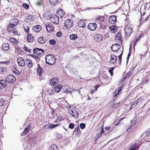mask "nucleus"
I'll use <instances>...</instances> for the list:
<instances>
[{"instance_id": "37998d69", "label": "nucleus", "mask_w": 150, "mask_h": 150, "mask_svg": "<svg viewBox=\"0 0 150 150\" xmlns=\"http://www.w3.org/2000/svg\"><path fill=\"white\" fill-rule=\"evenodd\" d=\"M47 92L49 95H52L53 93V92L52 88H49L47 90Z\"/></svg>"}, {"instance_id": "338daca9", "label": "nucleus", "mask_w": 150, "mask_h": 150, "mask_svg": "<svg viewBox=\"0 0 150 150\" xmlns=\"http://www.w3.org/2000/svg\"><path fill=\"white\" fill-rule=\"evenodd\" d=\"M130 55H131V51H130V50H129V52L127 56H130Z\"/></svg>"}, {"instance_id": "bf43d9fd", "label": "nucleus", "mask_w": 150, "mask_h": 150, "mask_svg": "<svg viewBox=\"0 0 150 150\" xmlns=\"http://www.w3.org/2000/svg\"><path fill=\"white\" fill-rule=\"evenodd\" d=\"M111 128L110 127H105V130L106 131H108Z\"/></svg>"}, {"instance_id": "79ce46f5", "label": "nucleus", "mask_w": 150, "mask_h": 150, "mask_svg": "<svg viewBox=\"0 0 150 150\" xmlns=\"http://www.w3.org/2000/svg\"><path fill=\"white\" fill-rule=\"evenodd\" d=\"M49 42L50 44L53 45L56 43V41L52 39L49 41Z\"/></svg>"}, {"instance_id": "8fccbe9b", "label": "nucleus", "mask_w": 150, "mask_h": 150, "mask_svg": "<svg viewBox=\"0 0 150 150\" xmlns=\"http://www.w3.org/2000/svg\"><path fill=\"white\" fill-rule=\"evenodd\" d=\"M100 27L103 29H105L106 28V26L104 24L102 23L100 24Z\"/></svg>"}, {"instance_id": "f8f14e48", "label": "nucleus", "mask_w": 150, "mask_h": 150, "mask_svg": "<svg viewBox=\"0 0 150 150\" xmlns=\"http://www.w3.org/2000/svg\"><path fill=\"white\" fill-rule=\"evenodd\" d=\"M46 28L48 32H51L54 29V27L51 23H47L46 26Z\"/></svg>"}, {"instance_id": "e2e57ef3", "label": "nucleus", "mask_w": 150, "mask_h": 150, "mask_svg": "<svg viewBox=\"0 0 150 150\" xmlns=\"http://www.w3.org/2000/svg\"><path fill=\"white\" fill-rule=\"evenodd\" d=\"M126 79V77H124L120 81V82L122 83Z\"/></svg>"}, {"instance_id": "aec40b11", "label": "nucleus", "mask_w": 150, "mask_h": 150, "mask_svg": "<svg viewBox=\"0 0 150 150\" xmlns=\"http://www.w3.org/2000/svg\"><path fill=\"white\" fill-rule=\"evenodd\" d=\"M116 21V17L115 16H112L109 19V22L112 24H114Z\"/></svg>"}, {"instance_id": "ea45409f", "label": "nucleus", "mask_w": 150, "mask_h": 150, "mask_svg": "<svg viewBox=\"0 0 150 150\" xmlns=\"http://www.w3.org/2000/svg\"><path fill=\"white\" fill-rule=\"evenodd\" d=\"M13 71L15 74L17 75H19L21 73L20 71L17 69V68L16 67L13 69Z\"/></svg>"}, {"instance_id": "c9c22d12", "label": "nucleus", "mask_w": 150, "mask_h": 150, "mask_svg": "<svg viewBox=\"0 0 150 150\" xmlns=\"http://www.w3.org/2000/svg\"><path fill=\"white\" fill-rule=\"evenodd\" d=\"M69 37L71 39L74 40L77 38V36L76 34H72L70 35Z\"/></svg>"}, {"instance_id": "423d86ee", "label": "nucleus", "mask_w": 150, "mask_h": 150, "mask_svg": "<svg viewBox=\"0 0 150 150\" xmlns=\"http://www.w3.org/2000/svg\"><path fill=\"white\" fill-rule=\"evenodd\" d=\"M6 81L9 83H13L16 80V78L12 75H9L6 78Z\"/></svg>"}, {"instance_id": "58836bf2", "label": "nucleus", "mask_w": 150, "mask_h": 150, "mask_svg": "<svg viewBox=\"0 0 150 150\" xmlns=\"http://www.w3.org/2000/svg\"><path fill=\"white\" fill-rule=\"evenodd\" d=\"M139 100V99H137L136 101L132 103V104L131 105V108H134V107H135L136 106V105H137V104Z\"/></svg>"}, {"instance_id": "7c9ffc66", "label": "nucleus", "mask_w": 150, "mask_h": 150, "mask_svg": "<svg viewBox=\"0 0 150 150\" xmlns=\"http://www.w3.org/2000/svg\"><path fill=\"white\" fill-rule=\"evenodd\" d=\"M38 42L41 44L44 43L45 42V38L43 37H40L38 39Z\"/></svg>"}, {"instance_id": "a211bd4d", "label": "nucleus", "mask_w": 150, "mask_h": 150, "mask_svg": "<svg viewBox=\"0 0 150 150\" xmlns=\"http://www.w3.org/2000/svg\"><path fill=\"white\" fill-rule=\"evenodd\" d=\"M110 31L112 33H114L116 32L117 30V27L115 25H113L109 27Z\"/></svg>"}, {"instance_id": "cd10ccee", "label": "nucleus", "mask_w": 150, "mask_h": 150, "mask_svg": "<svg viewBox=\"0 0 150 150\" xmlns=\"http://www.w3.org/2000/svg\"><path fill=\"white\" fill-rule=\"evenodd\" d=\"M27 65L29 67L31 68L33 65L32 61L29 59H27L25 61Z\"/></svg>"}, {"instance_id": "de8ad7c7", "label": "nucleus", "mask_w": 150, "mask_h": 150, "mask_svg": "<svg viewBox=\"0 0 150 150\" xmlns=\"http://www.w3.org/2000/svg\"><path fill=\"white\" fill-rule=\"evenodd\" d=\"M4 100L2 98L0 99V106H2L4 103Z\"/></svg>"}, {"instance_id": "c756f323", "label": "nucleus", "mask_w": 150, "mask_h": 150, "mask_svg": "<svg viewBox=\"0 0 150 150\" xmlns=\"http://www.w3.org/2000/svg\"><path fill=\"white\" fill-rule=\"evenodd\" d=\"M122 88V87H120L117 88L115 91V94L114 95V96L115 98L117 97V95L119 94V93L121 91V89Z\"/></svg>"}, {"instance_id": "864d4df0", "label": "nucleus", "mask_w": 150, "mask_h": 150, "mask_svg": "<svg viewBox=\"0 0 150 150\" xmlns=\"http://www.w3.org/2000/svg\"><path fill=\"white\" fill-rule=\"evenodd\" d=\"M23 49L25 51H28L29 52H30V51L31 50L30 49H27L26 47H23Z\"/></svg>"}, {"instance_id": "f257e3e1", "label": "nucleus", "mask_w": 150, "mask_h": 150, "mask_svg": "<svg viewBox=\"0 0 150 150\" xmlns=\"http://www.w3.org/2000/svg\"><path fill=\"white\" fill-rule=\"evenodd\" d=\"M16 28V27L12 24H9L8 26V30L13 36L18 34Z\"/></svg>"}, {"instance_id": "6ab92c4d", "label": "nucleus", "mask_w": 150, "mask_h": 150, "mask_svg": "<svg viewBox=\"0 0 150 150\" xmlns=\"http://www.w3.org/2000/svg\"><path fill=\"white\" fill-rule=\"evenodd\" d=\"M102 35L99 34L95 35L94 37V40L97 41H100L102 40Z\"/></svg>"}, {"instance_id": "9d476101", "label": "nucleus", "mask_w": 150, "mask_h": 150, "mask_svg": "<svg viewBox=\"0 0 150 150\" xmlns=\"http://www.w3.org/2000/svg\"><path fill=\"white\" fill-rule=\"evenodd\" d=\"M97 27V25L94 23H90L88 25V27L89 29L91 30H94Z\"/></svg>"}, {"instance_id": "72a5a7b5", "label": "nucleus", "mask_w": 150, "mask_h": 150, "mask_svg": "<svg viewBox=\"0 0 150 150\" xmlns=\"http://www.w3.org/2000/svg\"><path fill=\"white\" fill-rule=\"evenodd\" d=\"M49 150H59L56 145L55 144L52 145L49 148Z\"/></svg>"}, {"instance_id": "dca6fc26", "label": "nucleus", "mask_w": 150, "mask_h": 150, "mask_svg": "<svg viewBox=\"0 0 150 150\" xmlns=\"http://www.w3.org/2000/svg\"><path fill=\"white\" fill-rule=\"evenodd\" d=\"M30 127V125L29 124L25 129L24 131L21 134V135L23 136L27 134L29 132Z\"/></svg>"}, {"instance_id": "0eeeda50", "label": "nucleus", "mask_w": 150, "mask_h": 150, "mask_svg": "<svg viewBox=\"0 0 150 150\" xmlns=\"http://www.w3.org/2000/svg\"><path fill=\"white\" fill-rule=\"evenodd\" d=\"M69 113L75 119L78 118V115L77 111L75 110H69Z\"/></svg>"}, {"instance_id": "e433bc0d", "label": "nucleus", "mask_w": 150, "mask_h": 150, "mask_svg": "<svg viewBox=\"0 0 150 150\" xmlns=\"http://www.w3.org/2000/svg\"><path fill=\"white\" fill-rule=\"evenodd\" d=\"M10 41L11 43H13L14 44H17L18 43V41L16 40L14 38H11L10 39Z\"/></svg>"}, {"instance_id": "052dcab7", "label": "nucleus", "mask_w": 150, "mask_h": 150, "mask_svg": "<svg viewBox=\"0 0 150 150\" xmlns=\"http://www.w3.org/2000/svg\"><path fill=\"white\" fill-rule=\"evenodd\" d=\"M59 124H52V128L57 126Z\"/></svg>"}, {"instance_id": "0e129e2a", "label": "nucleus", "mask_w": 150, "mask_h": 150, "mask_svg": "<svg viewBox=\"0 0 150 150\" xmlns=\"http://www.w3.org/2000/svg\"><path fill=\"white\" fill-rule=\"evenodd\" d=\"M36 4L37 6H40L41 4V3L40 2H37L36 3Z\"/></svg>"}, {"instance_id": "f3484780", "label": "nucleus", "mask_w": 150, "mask_h": 150, "mask_svg": "<svg viewBox=\"0 0 150 150\" xmlns=\"http://www.w3.org/2000/svg\"><path fill=\"white\" fill-rule=\"evenodd\" d=\"M6 83L4 80H2L0 81V89H3L6 87Z\"/></svg>"}, {"instance_id": "2eb2a0df", "label": "nucleus", "mask_w": 150, "mask_h": 150, "mask_svg": "<svg viewBox=\"0 0 150 150\" xmlns=\"http://www.w3.org/2000/svg\"><path fill=\"white\" fill-rule=\"evenodd\" d=\"M38 67L37 69V74L40 76H41L43 72V71L40 67L39 64H38Z\"/></svg>"}, {"instance_id": "7ed1b4c3", "label": "nucleus", "mask_w": 150, "mask_h": 150, "mask_svg": "<svg viewBox=\"0 0 150 150\" xmlns=\"http://www.w3.org/2000/svg\"><path fill=\"white\" fill-rule=\"evenodd\" d=\"M125 32L127 36H129L133 32L131 25H126L125 28Z\"/></svg>"}, {"instance_id": "412c9836", "label": "nucleus", "mask_w": 150, "mask_h": 150, "mask_svg": "<svg viewBox=\"0 0 150 150\" xmlns=\"http://www.w3.org/2000/svg\"><path fill=\"white\" fill-rule=\"evenodd\" d=\"M104 19V18L103 16H99L96 18L95 21L96 23H100L102 22L103 21Z\"/></svg>"}, {"instance_id": "5701e85b", "label": "nucleus", "mask_w": 150, "mask_h": 150, "mask_svg": "<svg viewBox=\"0 0 150 150\" xmlns=\"http://www.w3.org/2000/svg\"><path fill=\"white\" fill-rule=\"evenodd\" d=\"M2 48L3 50L6 51H7L9 49V45L7 43H3Z\"/></svg>"}, {"instance_id": "4be33fe9", "label": "nucleus", "mask_w": 150, "mask_h": 150, "mask_svg": "<svg viewBox=\"0 0 150 150\" xmlns=\"http://www.w3.org/2000/svg\"><path fill=\"white\" fill-rule=\"evenodd\" d=\"M139 147L138 144H135L129 147L130 150H137Z\"/></svg>"}, {"instance_id": "09e8293b", "label": "nucleus", "mask_w": 150, "mask_h": 150, "mask_svg": "<svg viewBox=\"0 0 150 150\" xmlns=\"http://www.w3.org/2000/svg\"><path fill=\"white\" fill-rule=\"evenodd\" d=\"M74 127V125L73 123H71L69 125V128L71 129H73Z\"/></svg>"}, {"instance_id": "a19ab883", "label": "nucleus", "mask_w": 150, "mask_h": 150, "mask_svg": "<svg viewBox=\"0 0 150 150\" xmlns=\"http://www.w3.org/2000/svg\"><path fill=\"white\" fill-rule=\"evenodd\" d=\"M74 131H76V133H77V135H79L81 134V132L79 127L78 126L77 127L75 128Z\"/></svg>"}, {"instance_id": "393cba45", "label": "nucleus", "mask_w": 150, "mask_h": 150, "mask_svg": "<svg viewBox=\"0 0 150 150\" xmlns=\"http://www.w3.org/2000/svg\"><path fill=\"white\" fill-rule=\"evenodd\" d=\"M57 16H59V17L60 16L61 18L63 17L64 15V12L62 9H60L58 11H57Z\"/></svg>"}, {"instance_id": "2f4dec72", "label": "nucleus", "mask_w": 150, "mask_h": 150, "mask_svg": "<svg viewBox=\"0 0 150 150\" xmlns=\"http://www.w3.org/2000/svg\"><path fill=\"white\" fill-rule=\"evenodd\" d=\"M117 57H110V63L111 64H113L115 62L117 58Z\"/></svg>"}, {"instance_id": "a878e982", "label": "nucleus", "mask_w": 150, "mask_h": 150, "mask_svg": "<svg viewBox=\"0 0 150 150\" xmlns=\"http://www.w3.org/2000/svg\"><path fill=\"white\" fill-rule=\"evenodd\" d=\"M63 89L65 92L70 93H71V88L68 85L64 86L63 87Z\"/></svg>"}, {"instance_id": "473e14b6", "label": "nucleus", "mask_w": 150, "mask_h": 150, "mask_svg": "<svg viewBox=\"0 0 150 150\" xmlns=\"http://www.w3.org/2000/svg\"><path fill=\"white\" fill-rule=\"evenodd\" d=\"M11 22L12 23L11 24H12L14 26H16L18 23V20L17 19L14 18L12 20Z\"/></svg>"}, {"instance_id": "f03ea898", "label": "nucleus", "mask_w": 150, "mask_h": 150, "mask_svg": "<svg viewBox=\"0 0 150 150\" xmlns=\"http://www.w3.org/2000/svg\"><path fill=\"white\" fill-rule=\"evenodd\" d=\"M45 59L46 63L51 65L54 64L56 62L55 57H45Z\"/></svg>"}, {"instance_id": "603ef678", "label": "nucleus", "mask_w": 150, "mask_h": 150, "mask_svg": "<svg viewBox=\"0 0 150 150\" xmlns=\"http://www.w3.org/2000/svg\"><path fill=\"white\" fill-rule=\"evenodd\" d=\"M131 74V72L130 71L128 72L125 75V77H126V79L128 78Z\"/></svg>"}, {"instance_id": "c85d7f7f", "label": "nucleus", "mask_w": 150, "mask_h": 150, "mask_svg": "<svg viewBox=\"0 0 150 150\" xmlns=\"http://www.w3.org/2000/svg\"><path fill=\"white\" fill-rule=\"evenodd\" d=\"M78 25L79 27L84 28L86 26V24L84 22V21L81 20L78 23Z\"/></svg>"}, {"instance_id": "ddd939ff", "label": "nucleus", "mask_w": 150, "mask_h": 150, "mask_svg": "<svg viewBox=\"0 0 150 150\" xmlns=\"http://www.w3.org/2000/svg\"><path fill=\"white\" fill-rule=\"evenodd\" d=\"M18 65L22 67L24 66L25 64L24 59L21 57H19L17 60Z\"/></svg>"}, {"instance_id": "13d9d810", "label": "nucleus", "mask_w": 150, "mask_h": 150, "mask_svg": "<svg viewBox=\"0 0 150 150\" xmlns=\"http://www.w3.org/2000/svg\"><path fill=\"white\" fill-rule=\"evenodd\" d=\"M99 85H96V86H95L94 87V88L95 89V91H97V89L99 87Z\"/></svg>"}, {"instance_id": "39448f33", "label": "nucleus", "mask_w": 150, "mask_h": 150, "mask_svg": "<svg viewBox=\"0 0 150 150\" xmlns=\"http://www.w3.org/2000/svg\"><path fill=\"white\" fill-rule=\"evenodd\" d=\"M50 20L54 23L57 24L59 22V16L56 15H53L50 18Z\"/></svg>"}, {"instance_id": "b1692460", "label": "nucleus", "mask_w": 150, "mask_h": 150, "mask_svg": "<svg viewBox=\"0 0 150 150\" xmlns=\"http://www.w3.org/2000/svg\"><path fill=\"white\" fill-rule=\"evenodd\" d=\"M41 29V26L39 25L34 26L33 28V30L35 32H39Z\"/></svg>"}, {"instance_id": "69168bd1", "label": "nucleus", "mask_w": 150, "mask_h": 150, "mask_svg": "<svg viewBox=\"0 0 150 150\" xmlns=\"http://www.w3.org/2000/svg\"><path fill=\"white\" fill-rule=\"evenodd\" d=\"M49 127L50 129H52V124H49Z\"/></svg>"}, {"instance_id": "9b49d317", "label": "nucleus", "mask_w": 150, "mask_h": 150, "mask_svg": "<svg viewBox=\"0 0 150 150\" xmlns=\"http://www.w3.org/2000/svg\"><path fill=\"white\" fill-rule=\"evenodd\" d=\"M59 82V79L57 77L54 78L50 80V83L52 86H54L56 85Z\"/></svg>"}, {"instance_id": "5fc2aeb1", "label": "nucleus", "mask_w": 150, "mask_h": 150, "mask_svg": "<svg viewBox=\"0 0 150 150\" xmlns=\"http://www.w3.org/2000/svg\"><path fill=\"white\" fill-rule=\"evenodd\" d=\"M102 133L100 132L97 135L96 137V139H98L100 137H101L102 135Z\"/></svg>"}, {"instance_id": "20e7f679", "label": "nucleus", "mask_w": 150, "mask_h": 150, "mask_svg": "<svg viewBox=\"0 0 150 150\" xmlns=\"http://www.w3.org/2000/svg\"><path fill=\"white\" fill-rule=\"evenodd\" d=\"M73 21L71 20H67L64 23V26L67 28L69 29L73 25Z\"/></svg>"}, {"instance_id": "774afa93", "label": "nucleus", "mask_w": 150, "mask_h": 150, "mask_svg": "<svg viewBox=\"0 0 150 150\" xmlns=\"http://www.w3.org/2000/svg\"><path fill=\"white\" fill-rule=\"evenodd\" d=\"M149 18V16H147V17H146V19L145 20V21H146Z\"/></svg>"}, {"instance_id": "c03bdc74", "label": "nucleus", "mask_w": 150, "mask_h": 150, "mask_svg": "<svg viewBox=\"0 0 150 150\" xmlns=\"http://www.w3.org/2000/svg\"><path fill=\"white\" fill-rule=\"evenodd\" d=\"M23 6L24 8L26 10L28 9L29 8V6L26 3H23Z\"/></svg>"}, {"instance_id": "4c0bfd02", "label": "nucleus", "mask_w": 150, "mask_h": 150, "mask_svg": "<svg viewBox=\"0 0 150 150\" xmlns=\"http://www.w3.org/2000/svg\"><path fill=\"white\" fill-rule=\"evenodd\" d=\"M50 3L52 5L54 6L57 4V0H49Z\"/></svg>"}, {"instance_id": "6e6552de", "label": "nucleus", "mask_w": 150, "mask_h": 150, "mask_svg": "<svg viewBox=\"0 0 150 150\" xmlns=\"http://www.w3.org/2000/svg\"><path fill=\"white\" fill-rule=\"evenodd\" d=\"M44 50L41 49L36 48L33 50V53L35 54L38 55H41L44 52Z\"/></svg>"}, {"instance_id": "6e6d98bb", "label": "nucleus", "mask_w": 150, "mask_h": 150, "mask_svg": "<svg viewBox=\"0 0 150 150\" xmlns=\"http://www.w3.org/2000/svg\"><path fill=\"white\" fill-rule=\"evenodd\" d=\"M57 36L58 37H60L62 36V33L60 32H58L57 34Z\"/></svg>"}, {"instance_id": "f704fd0d", "label": "nucleus", "mask_w": 150, "mask_h": 150, "mask_svg": "<svg viewBox=\"0 0 150 150\" xmlns=\"http://www.w3.org/2000/svg\"><path fill=\"white\" fill-rule=\"evenodd\" d=\"M62 87V85H59V86L55 87V91L57 92H59L60 91Z\"/></svg>"}, {"instance_id": "a18cd8bd", "label": "nucleus", "mask_w": 150, "mask_h": 150, "mask_svg": "<svg viewBox=\"0 0 150 150\" xmlns=\"http://www.w3.org/2000/svg\"><path fill=\"white\" fill-rule=\"evenodd\" d=\"M114 69V67H111L110 69L109 70V72L110 73L111 75L112 76L113 75V71Z\"/></svg>"}, {"instance_id": "4468645a", "label": "nucleus", "mask_w": 150, "mask_h": 150, "mask_svg": "<svg viewBox=\"0 0 150 150\" xmlns=\"http://www.w3.org/2000/svg\"><path fill=\"white\" fill-rule=\"evenodd\" d=\"M34 37L31 34L28 33V34L27 38V41L30 43L32 42L34 40Z\"/></svg>"}, {"instance_id": "bb28decb", "label": "nucleus", "mask_w": 150, "mask_h": 150, "mask_svg": "<svg viewBox=\"0 0 150 150\" xmlns=\"http://www.w3.org/2000/svg\"><path fill=\"white\" fill-rule=\"evenodd\" d=\"M115 38L116 40H118L120 41L121 43L122 42V38L120 33H118L115 36Z\"/></svg>"}, {"instance_id": "4d7b16f0", "label": "nucleus", "mask_w": 150, "mask_h": 150, "mask_svg": "<svg viewBox=\"0 0 150 150\" xmlns=\"http://www.w3.org/2000/svg\"><path fill=\"white\" fill-rule=\"evenodd\" d=\"M44 128L46 129H49V124L46 125L44 126Z\"/></svg>"}, {"instance_id": "3c124183", "label": "nucleus", "mask_w": 150, "mask_h": 150, "mask_svg": "<svg viewBox=\"0 0 150 150\" xmlns=\"http://www.w3.org/2000/svg\"><path fill=\"white\" fill-rule=\"evenodd\" d=\"M141 39V37H139L137 39H136L134 41V46H135V45L136 44V43H137L138 41H139Z\"/></svg>"}, {"instance_id": "680f3d73", "label": "nucleus", "mask_w": 150, "mask_h": 150, "mask_svg": "<svg viewBox=\"0 0 150 150\" xmlns=\"http://www.w3.org/2000/svg\"><path fill=\"white\" fill-rule=\"evenodd\" d=\"M100 129H101V132H100V133H104V130H103V127H101V128H100Z\"/></svg>"}, {"instance_id": "49530a36", "label": "nucleus", "mask_w": 150, "mask_h": 150, "mask_svg": "<svg viewBox=\"0 0 150 150\" xmlns=\"http://www.w3.org/2000/svg\"><path fill=\"white\" fill-rule=\"evenodd\" d=\"M85 124L84 123H81L80 125V127L82 129H84L85 127Z\"/></svg>"}, {"instance_id": "1a4fd4ad", "label": "nucleus", "mask_w": 150, "mask_h": 150, "mask_svg": "<svg viewBox=\"0 0 150 150\" xmlns=\"http://www.w3.org/2000/svg\"><path fill=\"white\" fill-rule=\"evenodd\" d=\"M120 47V46L117 43L113 44L111 47V49L113 52H116L118 50Z\"/></svg>"}]
</instances>
